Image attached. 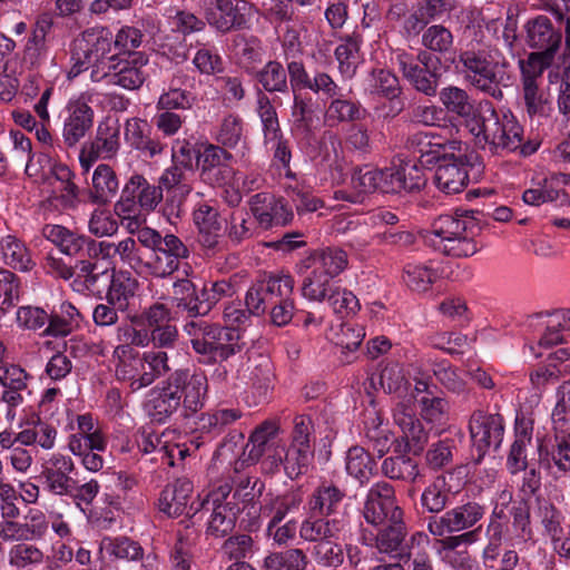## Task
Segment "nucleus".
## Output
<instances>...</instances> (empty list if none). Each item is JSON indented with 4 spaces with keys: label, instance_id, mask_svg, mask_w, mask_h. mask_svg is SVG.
<instances>
[{
    "label": "nucleus",
    "instance_id": "nucleus-1",
    "mask_svg": "<svg viewBox=\"0 0 570 570\" xmlns=\"http://www.w3.org/2000/svg\"><path fill=\"white\" fill-rule=\"evenodd\" d=\"M250 314L248 309H243L238 304H228L224 308V320L227 326L204 320L186 322L184 332L189 336L191 347L199 356V362L205 365H214L217 361H227L242 353L245 342L238 326L244 325Z\"/></svg>",
    "mask_w": 570,
    "mask_h": 570
},
{
    "label": "nucleus",
    "instance_id": "nucleus-2",
    "mask_svg": "<svg viewBox=\"0 0 570 570\" xmlns=\"http://www.w3.org/2000/svg\"><path fill=\"white\" fill-rule=\"evenodd\" d=\"M473 212L439 216L428 236L430 244L439 252L453 257H469L478 252L474 237L480 232Z\"/></svg>",
    "mask_w": 570,
    "mask_h": 570
},
{
    "label": "nucleus",
    "instance_id": "nucleus-3",
    "mask_svg": "<svg viewBox=\"0 0 570 570\" xmlns=\"http://www.w3.org/2000/svg\"><path fill=\"white\" fill-rule=\"evenodd\" d=\"M250 480L247 478L230 494L228 485H222L210 492L202 502V512H209L207 520V534L214 538H222L230 533L235 527L237 514L247 508L255 494L253 490L256 482L248 490Z\"/></svg>",
    "mask_w": 570,
    "mask_h": 570
},
{
    "label": "nucleus",
    "instance_id": "nucleus-4",
    "mask_svg": "<svg viewBox=\"0 0 570 570\" xmlns=\"http://www.w3.org/2000/svg\"><path fill=\"white\" fill-rule=\"evenodd\" d=\"M433 161L436 165L435 185L448 195L461 193L469 184L471 176L478 178L483 171L481 156L469 146L464 150L459 147L455 151L442 155L436 151L426 154L424 163L430 165Z\"/></svg>",
    "mask_w": 570,
    "mask_h": 570
},
{
    "label": "nucleus",
    "instance_id": "nucleus-5",
    "mask_svg": "<svg viewBox=\"0 0 570 570\" xmlns=\"http://www.w3.org/2000/svg\"><path fill=\"white\" fill-rule=\"evenodd\" d=\"M465 79L475 88L497 100L503 98L501 85L505 80L509 62L502 52L492 46L463 51L459 57Z\"/></svg>",
    "mask_w": 570,
    "mask_h": 570
},
{
    "label": "nucleus",
    "instance_id": "nucleus-6",
    "mask_svg": "<svg viewBox=\"0 0 570 570\" xmlns=\"http://www.w3.org/2000/svg\"><path fill=\"white\" fill-rule=\"evenodd\" d=\"M111 41L112 35L107 28L94 27L82 31L72 42L68 78H76L89 69L92 61L109 55Z\"/></svg>",
    "mask_w": 570,
    "mask_h": 570
},
{
    "label": "nucleus",
    "instance_id": "nucleus-7",
    "mask_svg": "<svg viewBox=\"0 0 570 570\" xmlns=\"http://www.w3.org/2000/svg\"><path fill=\"white\" fill-rule=\"evenodd\" d=\"M485 514V507L475 501L456 505L440 517L428 519V531L434 537L472 529Z\"/></svg>",
    "mask_w": 570,
    "mask_h": 570
},
{
    "label": "nucleus",
    "instance_id": "nucleus-8",
    "mask_svg": "<svg viewBox=\"0 0 570 570\" xmlns=\"http://www.w3.org/2000/svg\"><path fill=\"white\" fill-rule=\"evenodd\" d=\"M469 432L473 446L479 452L476 462L493 449L500 448L504 435V421L498 413L474 411L469 420Z\"/></svg>",
    "mask_w": 570,
    "mask_h": 570
},
{
    "label": "nucleus",
    "instance_id": "nucleus-9",
    "mask_svg": "<svg viewBox=\"0 0 570 570\" xmlns=\"http://www.w3.org/2000/svg\"><path fill=\"white\" fill-rule=\"evenodd\" d=\"M363 515L365 521L373 525L403 519V510L397 505L394 488L390 483L381 481L370 488Z\"/></svg>",
    "mask_w": 570,
    "mask_h": 570
},
{
    "label": "nucleus",
    "instance_id": "nucleus-10",
    "mask_svg": "<svg viewBox=\"0 0 570 570\" xmlns=\"http://www.w3.org/2000/svg\"><path fill=\"white\" fill-rule=\"evenodd\" d=\"M112 356L116 360L115 374L118 381L128 385L131 392H137L154 383L141 353L128 345H117Z\"/></svg>",
    "mask_w": 570,
    "mask_h": 570
},
{
    "label": "nucleus",
    "instance_id": "nucleus-11",
    "mask_svg": "<svg viewBox=\"0 0 570 570\" xmlns=\"http://www.w3.org/2000/svg\"><path fill=\"white\" fill-rule=\"evenodd\" d=\"M175 392L179 395L185 415H193L205 405L208 391V380L202 372L176 370L169 375Z\"/></svg>",
    "mask_w": 570,
    "mask_h": 570
},
{
    "label": "nucleus",
    "instance_id": "nucleus-12",
    "mask_svg": "<svg viewBox=\"0 0 570 570\" xmlns=\"http://www.w3.org/2000/svg\"><path fill=\"white\" fill-rule=\"evenodd\" d=\"M49 530V521L39 509H30L23 517V521L1 520L0 538L4 542L28 543L41 541Z\"/></svg>",
    "mask_w": 570,
    "mask_h": 570
},
{
    "label": "nucleus",
    "instance_id": "nucleus-13",
    "mask_svg": "<svg viewBox=\"0 0 570 570\" xmlns=\"http://www.w3.org/2000/svg\"><path fill=\"white\" fill-rule=\"evenodd\" d=\"M30 375L19 365L0 364V385L2 393L0 401L6 404L4 419L12 423L17 417V409L24 402V393H28Z\"/></svg>",
    "mask_w": 570,
    "mask_h": 570
},
{
    "label": "nucleus",
    "instance_id": "nucleus-14",
    "mask_svg": "<svg viewBox=\"0 0 570 570\" xmlns=\"http://www.w3.org/2000/svg\"><path fill=\"white\" fill-rule=\"evenodd\" d=\"M68 426L71 433L67 440V448L72 454H81L89 450L106 451L107 438L91 414L76 415Z\"/></svg>",
    "mask_w": 570,
    "mask_h": 570
},
{
    "label": "nucleus",
    "instance_id": "nucleus-15",
    "mask_svg": "<svg viewBox=\"0 0 570 570\" xmlns=\"http://www.w3.org/2000/svg\"><path fill=\"white\" fill-rule=\"evenodd\" d=\"M76 465L71 456L56 452L42 464V476L46 488L55 495H66L75 492L77 480L72 478Z\"/></svg>",
    "mask_w": 570,
    "mask_h": 570
},
{
    "label": "nucleus",
    "instance_id": "nucleus-16",
    "mask_svg": "<svg viewBox=\"0 0 570 570\" xmlns=\"http://www.w3.org/2000/svg\"><path fill=\"white\" fill-rule=\"evenodd\" d=\"M62 136L66 142H77L91 129L94 110L85 94L70 98L62 112Z\"/></svg>",
    "mask_w": 570,
    "mask_h": 570
},
{
    "label": "nucleus",
    "instance_id": "nucleus-17",
    "mask_svg": "<svg viewBox=\"0 0 570 570\" xmlns=\"http://www.w3.org/2000/svg\"><path fill=\"white\" fill-rule=\"evenodd\" d=\"M513 517L512 527L507 529L504 534L502 522H494L489 520L487 533L489 542L501 544L504 539L511 548L521 549L531 539V529L529 525V512L522 505H513L510 510Z\"/></svg>",
    "mask_w": 570,
    "mask_h": 570
},
{
    "label": "nucleus",
    "instance_id": "nucleus-18",
    "mask_svg": "<svg viewBox=\"0 0 570 570\" xmlns=\"http://www.w3.org/2000/svg\"><path fill=\"white\" fill-rule=\"evenodd\" d=\"M539 460L556 478L570 472V426L553 425L551 446H539Z\"/></svg>",
    "mask_w": 570,
    "mask_h": 570
},
{
    "label": "nucleus",
    "instance_id": "nucleus-19",
    "mask_svg": "<svg viewBox=\"0 0 570 570\" xmlns=\"http://www.w3.org/2000/svg\"><path fill=\"white\" fill-rule=\"evenodd\" d=\"M250 212L261 227L285 226L292 222L294 214L283 199L266 193L250 198Z\"/></svg>",
    "mask_w": 570,
    "mask_h": 570
},
{
    "label": "nucleus",
    "instance_id": "nucleus-20",
    "mask_svg": "<svg viewBox=\"0 0 570 570\" xmlns=\"http://www.w3.org/2000/svg\"><path fill=\"white\" fill-rule=\"evenodd\" d=\"M387 169H379L370 165L357 167L351 176L352 193L346 190H336L335 199L347 200L350 203H358L362 195L372 194L376 190L385 193L384 185L387 183Z\"/></svg>",
    "mask_w": 570,
    "mask_h": 570
},
{
    "label": "nucleus",
    "instance_id": "nucleus-21",
    "mask_svg": "<svg viewBox=\"0 0 570 570\" xmlns=\"http://www.w3.org/2000/svg\"><path fill=\"white\" fill-rule=\"evenodd\" d=\"M395 424L401 429L402 438L406 448L414 454L423 451L429 435L423 424L416 417L415 411L411 405V400L399 402L393 410Z\"/></svg>",
    "mask_w": 570,
    "mask_h": 570
},
{
    "label": "nucleus",
    "instance_id": "nucleus-22",
    "mask_svg": "<svg viewBox=\"0 0 570 570\" xmlns=\"http://www.w3.org/2000/svg\"><path fill=\"white\" fill-rule=\"evenodd\" d=\"M193 483L186 478H180L167 484L160 493L158 509L168 517L175 518L181 514L193 515L197 512L193 503L189 504L193 494Z\"/></svg>",
    "mask_w": 570,
    "mask_h": 570
},
{
    "label": "nucleus",
    "instance_id": "nucleus-23",
    "mask_svg": "<svg viewBox=\"0 0 570 570\" xmlns=\"http://www.w3.org/2000/svg\"><path fill=\"white\" fill-rule=\"evenodd\" d=\"M387 183L385 193H413L421 190L426 184L424 169L414 160H400L386 168Z\"/></svg>",
    "mask_w": 570,
    "mask_h": 570
},
{
    "label": "nucleus",
    "instance_id": "nucleus-24",
    "mask_svg": "<svg viewBox=\"0 0 570 570\" xmlns=\"http://www.w3.org/2000/svg\"><path fill=\"white\" fill-rule=\"evenodd\" d=\"M163 199L160 188L149 184L141 175H132L122 189V210L131 212L134 206L139 205L145 212H150Z\"/></svg>",
    "mask_w": 570,
    "mask_h": 570
},
{
    "label": "nucleus",
    "instance_id": "nucleus-25",
    "mask_svg": "<svg viewBox=\"0 0 570 570\" xmlns=\"http://www.w3.org/2000/svg\"><path fill=\"white\" fill-rule=\"evenodd\" d=\"M193 222L198 230V242L207 249L220 245L222 224L219 210L213 202H199L193 210Z\"/></svg>",
    "mask_w": 570,
    "mask_h": 570
},
{
    "label": "nucleus",
    "instance_id": "nucleus-26",
    "mask_svg": "<svg viewBox=\"0 0 570 570\" xmlns=\"http://www.w3.org/2000/svg\"><path fill=\"white\" fill-rule=\"evenodd\" d=\"M396 62L403 77L420 92L425 96H435L439 75L435 69L422 67L414 59V56L405 51L396 52Z\"/></svg>",
    "mask_w": 570,
    "mask_h": 570
},
{
    "label": "nucleus",
    "instance_id": "nucleus-27",
    "mask_svg": "<svg viewBox=\"0 0 570 570\" xmlns=\"http://www.w3.org/2000/svg\"><path fill=\"white\" fill-rule=\"evenodd\" d=\"M527 42L538 52L557 53L561 45V32L546 16H538L527 22Z\"/></svg>",
    "mask_w": 570,
    "mask_h": 570
},
{
    "label": "nucleus",
    "instance_id": "nucleus-28",
    "mask_svg": "<svg viewBox=\"0 0 570 570\" xmlns=\"http://www.w3.org/2000/svg\"><path fill=\"white\" fill-rule=\"evenodd\" d=\"M180 406L179 395L169 376L161 385L149 391L146 409L154 421L165 423Z\"/></svg>",
    "mask_w": 570,
    "mask_h": 570
},
{
    "label": "nucleus",
    "instance_id": "nucleus-29",
    "mask_svg": "<svg viewBox=\"0 0 570 570\" xmlns=\"http://www.w3.org/2000/svg\"><path fill=\"white\" fill-rule=\"evenodd\" d=\"M348 265L347 253L340 247L318 248L308 254L301 265V269H316L331 277L343 273Z\"/></svg>",
    "mask_w": 570,
    "mask_h": 570
},
{
    "label": "nucleus",
    "instance_id": "nucleus-30",
    "mask_svg": "<svg viewBox=\"0 0 570 570\" xmlns=\"http://www.w3.org/2000/svg\"><path fill=\"white\" fill-rule=\"evenodd\" d=\"M159 184L158 188L167 191V204L164 207V214L169 220L179 217L181 203L191 190V187L184 180L183 171L178 166L165 170Z\"/></svg>",
    "mask_w": 570,
    "mask_h": 570
},
{
    "label": "nucleus",
    "instance_id": "nucleus-31",
    "mask_svg": "<svg viewBox=\"0 0 570 570\" xmlns=\"http://www.w3.org/2000/svg\"><path fill=\"white\" fill-rule=\"evenodd\" d=\"M316 514L313 513L302 521L299 525L301 539L318 544L332 538H340L344 528L343 520Z\"/></svg>",
    "mask_w": 570,
    "mask_h": 570
},
{
    "label": "nucleus",
    "instance_id": "nucleus-32",
    "mask_svg": "<svg viewBox=\"0 0 570 570\" xmlns=\"http://www.w3.org/2000/svg\"><path fill=\"white\" fill-rule=\"evenodd\" d=\"M453 473L446 472L435 476L421 494V505L429 513L442 512L450 502V497L459 491L451 483Z\"/></svg>",
    "mask_w": 570,
    "mask_h": 570
},
{
    "label": "nucleus",
    "instance_id": "nucleus-33",
    "mask_svg": "<svg viewBox=\"0 0 570 570\" xmlns=\"http://www.w3.org/2000/svg\"><path fill=\"white\" fill-rule=\"evenodd\" d=\"M390 524L381 529L375 537V548L380 553L409 560L411 554L402 553L403 542L407 535V529L403 519L391 520Z\"/></svg>",
    "mask_w": 570,
    "mask_h": 570
},
{
    "label": "nucleus",
    "instance_id": "nucleus-34",
    "mask_svg": "<svg viewBox=\"0 0 570 570\" xmlns=\"http://www.w3.org/2000/svg\"><path fill=\"white\" fill-rule=\"evenodd\" d=\"M107 283L106 301L119 307L121 312L127 311L130 299L135 297L138 289V281L129 272L112 271Z\"/></svg>",
    "mask_w": 570,
    "mask_h": 570
},
{
    "label": "nucleus",
    "instance_id": "nucleus-35",
    "mask_svg": "<svg viewBox=\"0 0 570 570\" xmlns=\"http://www.w3.org/2000/svg\"><path fill=\"white\" fill-rule=\"evenodd\" d=\"M279 432V423L275 420H265L257 425L250 433L244 454L247 461L255 463L259 461L265 453L274 445L275 438Z\"/></svg>",
    "mask_w": 570,
    "mask_h": 570
},
{
    "label": "nucleus",
    "instance_id": "nucleus-36",
    "mask_svg": "<svg viewBox=\"0 0 570 570\" xmlns=\"http://www.w3.org/2000/svg\"><path fill=\"white\" fill-rule=\"evenodd\" d=\"M0 261L19 272H29L36 265L26 244L13 235L0 238Z\"/></svg>",
    "mask_w": 570,
    "mask_h": 570
},
{
    "label": "nucleus",
    "instance_id": "nucleus-37",
    "mask_svg": "<svg viewBox=\"0 0 570 570\" xmlns=\"http://www.w3.org/2000/svg\"><path fill=\"white\" fill-rule=\"evenodd\" d=\"M205 16L208 23L222 32L239 27L243 22V17L233 6L232 0H209L205 8Z\"/></svg>",
    "mask_w": 570,
    "mask_h": 570
},
{
    "label": "nucleus",
    "instance_id": "nucleus-38",
    "mask_svg": "<svg viewBox=\"0 0 570 570\" xmlns=\"http://www.w3.org/2000/svg\"><path fill=\"white\" fill-rule=\"evenodd\" d=\"M521 101L530 119L548 118L553 110L550 94L541 85H522Z\"/></svg>",
    "mask_w": 570,
    "mask_h": 570
},
{
    "label": "nucleus",
    "instance_id": "nucleus-39",
    "mask_svg": "<svg viewBox=\"0 0 570 570\" xmlns=\"http://www.w3.org/2000/svg\"><path fill=\"white\" fill-rule=\"evenodd\" d=\"M344 498L345 492L338 487L323 482L314 490L308 501L309 510L313 513L330 517L337 511Z\"/></svg>",
    "mask_w": 570,
    "mask_h": 570
},
{
    "label": "nucleus",
    "instance_id": "nucleus-40",
    "mask_svg": "<svg viewBox=\"0 0 570 570\" xmlns=\"http://www.w3.org/2000/svg\"><path fill=\"white\" fill-rule=\"evenodd\" d=\"M301 503L302 495L299 492L287 491L284 494L265 499L261 507V513L268 518V522H282L287 514L297 511Z\"/></svg>",
    "mask_w": 570,
    "mask_h": 570
},
{
    "label": "nucleus",
    "instance_id": "nucleus-41",
    "mask_svg": "<svg viewBox=\"0 0 570 570\" xmlns=\"http://www.w3.org/2000/svg\"><path fill=\"white\" fill-rule=\"evenodd\" d=\"M46 560L41 548L28 543H14L8 551V564L14 570H32L40 567Z\"/></svg>",
    "mask_w": 570,
    "mask_h": 570
},
{
    "label": "nucleus",
    "instance_id": "nucleus-42",
    "mask_svg": "<svg viewBox=\"0 0 570 570\" xmlns=\"http://www.w3.org/2000/svg\"><path fill=\"white\" fill-rule=\"evenodd\" d=\"M345 469L351 476L364 484L375 475L376 463L365 449L352 446L346 453Z\"/></svg>",
    "mask_w": 570,
    "mask_h": 570
},
{
    "label": "nucleus",
    "instance_id": "nucleus-43",
    "mask_svg": "<svg viewBox=\"0 0 570 570\" xmlns=\"http://www.w3.org/2000/svg\"><path fill=\"white\" fill-rule=\"evenodd\" d=\"M76 271L77 278L73 281V287L77 291L87 289L91 294H101L110 275L108 271H98L97 264L90 261H80Z\"/></svg>",
    "mask_w": 570,
    "mask_h": 570
},
{
    "label": "nucleus",
    "instance_id": "nucleus-44",
    "mask_svg": "<svg viewBox=\"0 0 570 570\" xmlns=\"http://www.w3.org/2000/svg\"><path fill=\"white\" fill-rule=\"evenodd\" d=\"M101 252L106 255H117L120 261L132 268L136 273L141 275V271L145 267V259L139 253L136 240L131 237H127L119 243H100Z\"/></svg>",
    "mask_w": 570,
    "mask_h": 570
},
{
    "label": "nucleus",
    "instance_id": "nucleus-45",
    "mask_svg": "<svg viewBox=\"0 0 570 570\" xmlns=\"http://www.w3.org/2000/svg\"><path fill=\"white\" fill-rule=\"evenodd\" d=\"M382 473L391 480L416 482L421 476L419 464L407 455L389 456L382 462Z\"/></svg>",
    "mask_w": 570,
    "mask_h": 570
},
{
    "label": "nucleus",
    "instance_id": "nucleus-46",
    "mask_svg": "<svg viewBox=\"0 0 570 570\" xmlns=\"http://www.w3.org/2000/svg\"><path fill=\"white\" fill-rule=\"evenodd\" d=\"M365 337V328L353 323H341L331 328L328 340L341 347L342 353L355 352Z\"/></svg>",
    "mask_w": 570,
    "mask_h": 570
},
{
    "label": "nucleus",
    "instance_id": "nucleus-47",
    "mask_svg": "<svg viewBox=\"0 0 570 570\" xmlns=\"http://www.w3.org/2000/svg\"><path fill=\"white\" fill-rule=\"evenodd\" d=\"M118 189V180L108 165H99L92 175L90 198L94 203L109 202Z\"/></svg>",
    "mask_w": 570,
    "mask_h": 570
},
{
    "label": "nucleus",
    "instance_id": "nucleus-48",
    "mask_svg": "<svg viewBox=\"0 0 570 570\" xmlns=\"http://www.w3.org/2000/svg\"><path fill=\"white\" fill-rule=\"evenodd\" d=\"M145 62L141 58L132 60L120 59L117 65L118 69L112 76V85L128 90L139 88L146 78V72L142 70Z\"/></svg>",
    "mask_w": 570,
    "mask_h": 570
},
{
    "label": "nucleus",
    "instance_id": "nucleus-49",
    "mask_svg": "<svg viewBox=\"0 0 570 570\" xmlns=\"http://www.w3.org/2000/svg\"><path fill=\"white\" fill-rule=\"evenodd\" d=\"M100 550L109 557L127 561L140 560L144 554L140 544L127 537H105L100 541Z\"/></svg>",
    "mask_w": 570,
    "mask_h": 570
},
{
    "label": "nucleus",
    "instance_id": "nucleus-50",
    "mask_svg": "<svg viewBox=\"0 0 570 570\" xmlns=\"http://www.w3.org/2000/svg\"><path fill=\"white\" fill-rule=\"evenodd\" d=\"M313 460V448L289 444L285 453L284 472L289 479H296L309 471Z\"/></svg>",
    "mask_w": 570,
    "mask_h": 570
},
{
    "label": "nucleus",
    "instance_id": "nucleus-51",
    "mask_svg": "<svg viewBox=\"0 0 570 570\" xmlns=\"http://www.w3.org/2000/svg\"><path fill=\"white\" fill-rule=\"evenodd\" d=\"M554 55L531 52L527 60H520L521 85H540L542 75L554 61Z\"/></svg>",
    "mask_w": 570,
    "mask_h": 570
},
{
    "label": "nucleus",
    "instance_id": "nucleus-52",
    "mask_svg": "<svg viewBox=\"0 0 570 570\" xmlns=\"http://www.w3.org/2000/svg\"><path fill=\"white\" fill-rule=\"evenodd\" d=\"M363 110L357 101L341 96L334 97L325 110V121L335 125L344 121H353L361 117Z\"/></svg>",
    "mask_w": 570,
    "mask_h": 570
},
{
    "label": "nucleus",
    "instance_id": "nucleus-53",
    "mask_svg": "<svg viewBox=\"0 0 570 570\" xmlns=\"http://www.w3.org/2000/svg\"><path fill=\"white\" fill-rule=\"evenodd\" d=\"M242 417L238 409H217L203 413L198 419V429L210 434H220L224 429Z\"/></svg>",
    "mask_w": 570,
    "mask_h": 570
},
{
    "label": "nucleus",
    "instance_id": "nucleus-54",
    "mask_svg": "<svg viewBox=\"0 0 570 570\" xmlns=\"http://www.w3.org/2000/svg\"><path fill=\"white\" fill-rule=\"evenodd\" d=\"M360 36L353 35L346 37L343 43L335 49V57L338 61V68L344 77L352 78L355 75L360 62Z\"/></svg>",
    "mask_w": 570,
    "mask_h": 570
},
{
    "label": "nucleus",
    "instance_id": "nucleus-55",
    "mask_svg": "<svg viewBox=\"0 0 570 570\" xmlns=\"http://www.w3.org/2000/svg\"><path fill=\"white\" fill-rule=\"evenodd\" d=\"M302 283V295L308 301L324 302L332 289L335 287L331 281L333 277L325 275L316 269H309Z\"/></svg>",
    "mask_w": 570,
    "mask_h": 570
},
{
    "label": "nucleus",
    "instance_id": "nucleus-56",
    "mask_svg": "<svg viewBox=\"0 0 570 570\" xmlns=\"http://www.w3.org/2000/svg\"><path fill=\"white\" fill-rule=\"evenodd\" d=\"M438 272L428 264L409 263L404 267V282L409 288L425 292L438 279Z\"/></svg>",
    "mask_w": 570,
    "mask_h": 570
},
{
    "label": "nucleus",
    "instance_id": "nucleus-57",
    "mask_svg": "<svg viewBox=\"0 0 570 570\" xmlns=\"http://www.w3.org/2000/svg\"><path fill=\"white\" fill-rule=\"evenodd\" d=\"M213 87L227 105L243 100L246 94L244 78L236 73L216 76Z\"/></svg>",
    "mask_w": 570,
    "mask_h": 570
},
{
    "label": "nucleus",
    "instance_id": "nucleus-58",
    "mask_svg": "<svg viewBox=\"0 0 570 570\" xmlns=\"http://www.w3.org/2000/svg\"><path fill=\"white\" fill-rule=\"evenodd\" d=\"M137 327L151 331L171 321L170 308L163 303H154L141 309L140 313L129 317Z\"/></svg>",
    "mask_w": 570,
    "mask_h": 570
},
{
    "label": "nucleus",
    "instance_id": "nucleus-59",
    "mask_svg": "<svg viewBox=\"0 0 570 570\" xmlns=\"http://www.w3.org/2000/svg\"><path fill=\"white\" fill-rule=\"evenodd\" d=\"M338 540L340 538H332L314 544L312 557L318 567L336 569L343 564L344 551Z\"/></svg>",
    "mask_w": 570,
    "mask_h": 570
},
{
    "label": "nucleus",
    "instance_id": "nucleus-60",
    "mask_svg": "<svg viewBox=\"0 0 570 570\" xmlns=\"http://www.w3.org/2000/svg\"><path fill=\"white\" fill-rule=\"evenodd\" d=\"M440 101L445 109L460 117H469L473 112V104L465 90L449 86L439 92Z\"/></svg>",
    "mask_w": 570,
    "mask_h": 570
},
{
    "label": "nucleus",
    "instance_id": "nucleus-61",
    "mask_svg": "<svg viewBox=\"0 0 570 570\" xmlns=\"http://www.w3.org/2000/svg\"><path fill=\"white\" fill-rule=\"evenodd\" d=\"M273 367L267 358H263L249 373V385L257 395V402L265 401L273 387Z\"/></svg>",
    "mask_w": 570,
    "mask_h": 570
},
{
    "label": "nucleus",
    "instance_id": "nucleus-62",
    "mask_svg": "<svg viewBox=\"0 0 570 570\" xmlns=\"http://www.w3.org/2000/svg\"><path fill=\"white\" fill-rule=\"evenodd\" d=\"M265 292L271 304L281 303L293 297L294 278L288 274L264 275Z\"/></svg>",
    "mask_w": 570,
    "mask_h": 570
},
{
    "label": "nucleus",
    "instance_id": "nucleus-63",
    "mask_svg": "<svg viewBox=\"0 0 570 570\" xmlns=\"http://www.w3.org/2000/svg\"><path fill=\"white\" fill-rule=\"evenodd\" d=\"M179 263L180 262L171 255L157 247L153 250L149 259L145 261V267L141 271V275H151L154 277L165 278L178 269Z\"/></svg>",
    "mask_w": 570,
    "mask_h": 570
},
{
    "label": "nucleus",
    "instance_id": "nucleus-64",
    "mask_svg": "<svg viewBox=\"0 0 570 570\" xmlns=\"http://www.w3.org/2000/svg\"><path fill=\"white\" fill-rule=\"evenodd\" d=\"M257 79L266 91L283 92L287 89V72L278 61H268L258 71Z\"/></svg>",
    "mask_w": 570,
    "mask_h": 570
}]
</instances>
